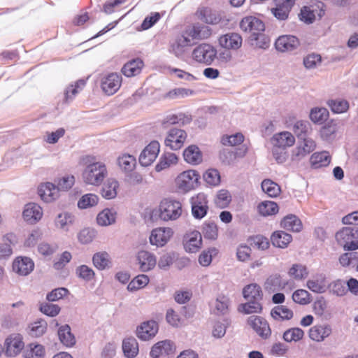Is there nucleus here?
Returning a JSON list of instances; mask_svg holds the SVG:
<instances>
[{"mask_svg":"<svg viewBox=\"0 0 358 358\" xmlns=\"http://www.w3.org/2000/svg\"><path fill=\"white\" fill-rule=\"evenodd\" d=\"M90 159V157H87V162L90 164L83 171V179L86 184L99 186L108 175L107 169L103 163L92 162Z\"/></svg>","mask_w":358,"mask_h":358,"instance_id":"f257e3e1","label":"nucleus"},{"mask_svg":"<svg viewBox=\"0 0 358 358\" xmlns=\"http://www.w3.org/2000/svg\"><path fill=\"white\" fill-rule=\"evenodd\" d=\"M338 244L345 251H355L358 249V227H345L336 232L335 236Z\"/></svg>","mask_w":358,"mask_h":358,"instance_id":"f03ea898","label":"nucleus"},{"mask_svg":"<svg viewBox=\"0 0 358 358\" xmlns=\"http://www.w3.org/2000/svg\"><path fill=\"white\" fill-rule=\"evenodd\" d=\"M159 217L164 221L176 220L182 213V205L176 200L164 199L159 206Z\"/></svg>","mask_w":358,"mask_h":358,"instance_id":"7ed1b4c3","label":"nucleus"},{"mask_svg":"<svg viewBox=\"0 0 358 358\" xmlns=\"http://www.w3.org/2000/svg\"><path fill=\"white\" fill-rule=\"evenodd\" d=\"M217 51L210 45L202 43L192 51V58L199 63L210 65L216 57Z\"/></svg>","mask_w":358,"mask_h":358,"instance_id":"20e7f679","label":"nucleus"},{"mask_svg":"<svg viewBox=\"0 0 358 358\" xmlns=\"http://www.w3.org/2000/svg\"><path fill=\"white\" fill-rule=\"evenodd\" d=\"M200 176L194 170H187L181 173L176 179L178 189L183 192H188L197 186Z\"/></svg>","mask_w":358,"mask_h":358,"instance_id":"39448f33","label":"nucleus"},{"mask_svg":"<svg viewBox=\"0 0 358 358\" xmlns=\"http://www.w3.org/2000/svg\"><path fill=\"white\" fill-rule=\"evenodd\" d=\"M247 323L262 339H267L271 336V330L266 319L252 315L248 318Z\"/></svg>","mask_w":358,"mask_h":358,"instance_id":"423d86ee","label":"nucleus"},{"mask_svg":"<svg viewBox=\"0 0 358 358\" xmlns=\"http://www.w3.org/2000/svg\"><path fill=\"white\" fill-rule=\"evenodd\" d=\"M192 213L194 218L204 217L208 210L207 196L204 193H199L190 199Z\"/></svg>","mask_w":358,"mask_h":358,"instance_id":"0eeeda50","label":"nucleus"},{"mask_svg":"<svg viewBox=\"0 0 358 358\" xmlns=\"http://www.w3.org/2000/svg\"><path fill=\"white\" fill-rule=\"evenodd\" d=\"M187 136V135L185 130L173 128L169 131L164 143L166 147H169L171 150H177L182 147Z\"/></svg>","mask_w":358,"mask_h":358,"instance_id":"6e6552de","label":"nucleus"},{"mask_svg":"<svg viewBox=\"0 0 358 358\" xmlns=\"http://www.w3.org/2000/svg\"><path fill=\"white\" fill-rule=\"evenodd\" d=\"M240 27L243 31L252 34L250 38L265 30L264 23L260 19L254 16H247L243 18L240 23Z\"/></svg>","mask_w":358,"mask_h":358,"instance_id":"1a4fd4ad","label":"nucleus"},{"mask_svg":"<svg viewBox=\"0 0 358 358\" xmlns=\"http://www.w3.org/2000/svg\"><path fill=\"white\" fill-rule=\"evenodd\" d=\"M122 76L117 73H110L103 77L101 80V87L107 95L114 94L120 87Z\"/></svg>","mask_w":358,"mask_h":358,"instance_id":"9d476101","label":"nucleus"},{"mask_svg":"<svg viewBox=\"0 0 358 358\" xmlns=\"http://www.w3.org/2000/svg\"><path fill=\"white\" fill-rule=\"evenodd\" d=\"M160 145L157 141H151L141 152L139 156V163L143 166L151 165L156 159L159 152Z\"/></svg>","mask_w":358,"mask_h":358,"instance_id":"9b49d317","label":"nucleus"},{"mask_svg":"<svg viewBox=\"0 0 358 358\" xmlns=\"http://www.w3.org/2000/svg\"><path fill=\"white\" fill-rule=\"evenodd\" d=\"M5 355L8 357H13L20 354L24 348L22 337L20 334H11L5 341Z\"/></svg>","mask_w":358,"mask_h":358,"instance_id":"f8f14e48","label":"nucleus"},{"mask_svg":"<svg viewBox=\"0 0 358 358\" xmlns=\"http://www.w3.org/2000/svg\"><path fill=\"white\" fill-rule=\"evenodd\" d=\"M159 330V325L155 320H148L141 323L136 329V336L142 341H149L154 338Z\"/></svg>","mask_w":358,"mask_h":358,"instance_id":"ddd939ff","label":"nucleus"},{"mask_svg":"<svg viewBox=\"0 0 358 358\" xmlns=\"http://www.w3.org/2000/svg\"><path fill=\"white\" fill-rule=\"evenodd\" d=\"M299 45V39L293 35L280 36L275 42L276 50L282 52L293 51L296 50Z\"/></svg>","mask_w":358,"mask_h":358,"instance_id":"4468645a","label":"nucleus"},{"mask_svg":"<svg viewBox=\"0 0 358 358\" xmlns=\"http://www.w3.org/2000/svg\"><path fill=\"white\" fill-rule=\"evenodd\" d=\"M42 208L36 203H28L24 207L22 216L24 220L31 224H36L43 217Z\"/></svg>","mask_w":358,"mask_h":358,"instance_id":"2eb2a0df","label":"nucleus"},{"mask_svg":"<svg viewBox=\"0 0 358 358\" xmlns=\"http://www.w3.org/2000/svg\"><path fill=\"white\" fill-rule=\"evenodd\" d=\"M173 235L171 228H157L152 231L150 236V242L157 247L164 246Z\"/></svg>","mask_w":358,"mask_h":358,"instance_id":"dca6fc26","label":"nucleus"},{"mask_svg":"<svg viewBox=\"0 0 358 358\" xmlns=\"http://www.w3.org/2000/svg\"><path fill=\"white\" fill-rule=\"evenodd\" d=\"M34 268V262L31 258L27 257H18L13 263V271L22 276L29 275Z\"/></svg>","mask_w":358,"mask_h":358,"instance_id":"f3484780","label":"nucleus"},{"mask_svg":"<svg viewBox=\"0 0 358 358\" xmlns=\"http://www.w3.org/2000/svg\"><path fill=\"white\" fill-rule=\"evenodd\" d=\"M136 259L139 269L142 272H148L153 269L157 264L155 256L146 250H141L137 253Z\"/></svg>","mask_w":358,"mask_h":358,"instance_id":"a211bd4d","label":"nucleus"},{"mask_svg":"<svg viewBox=\"0 0 358 358\" xmlns=\"http://www.w3.org/2000/svg\"><path fill=\"white\" fill-rule=\"evenodd\" d=\"M192 45L191 39L185 35L178 36L173 41L170 42L169 52L176 57H182L186 48Z\"/></svg>","mask_w":358,"mask_h":358,"instance_id":"6ab92c4d","label":"nucleus"},{"mask_svg":"<svg viewBox=\"0 0 358 358\" xmlns=\"http://www.w3.org/2000/svg\"><path fill=\"white\" fill-rule=\"evenodd\" d=\"M275 7L271 9L273 15L279 20H285L288 17L292 7V0H275Z\"/></svg>","mask_w":358,"mask_h":358,"instance_id":"aec40b11","label":"nucleus"},{"mask_svg":"<svg viewBox=\"0 0 358 358\" xmlns=\"http://www.w3.org/2000/svg\"><path fill=\"white\" fill-rule=\"evenodd\" d=\"M332 332L329 324H317L312 327L308 331L309 338L316 342H322Z\"/></svg>","mask_w":358,"mask_h":358,"instance_id":"412c9836","label":"nucleus"},{"mask_svg":"<svg viewBox=\"0 0 358 358\" xmlns=\"http://www.w3.org/2000/svg\"><path fill=\"white\" fill-rule=\"evenodd\" d=\"M242 37L237 33H228L219 38L220 45L227 50H237L242 45Z\"/></svg>","mask_w":358,"mask_h":358,"instance_id":"4be33fe9","label":"nucleus"},{"mask_svg":"<svg viewBox=\"0 0 358 358\" xmlns=\"http://www.w3.org/2000/svg\"><path fill=\"white\" fill-rule=\"evenodd\" d=\"M173 343L168 340L155 343L151 348L150 355L152 358H159L160 356L169 355L174 352Z\"/></svg>","mask_w":358,"mask_h":358,"instance_id":"5701e85b","label":"nucleus"},{"mask_svg":"<svg viewBox=\"0 0 358 358\" xmlns=\"http://www.w3.org/2000/svg\"><path fill=\"white\" fill-rule=\"evenodd\" d=\"M59 190L52 182L41 184L38 188V194L45 202H51L58 197Z\"/></svg>","mask_w":358,"mask_h":358,"instance_id":"b1692460","label":"nucleus"},{"mask_svg":"<svg viewBox=\"0 0 358 358\" xmlns=\"http://www.w3.org/2000/svg\"><path fill=\"white\" fill-rule=\"evenodd\" d=\"M182 35L187 36L189 38H191L192 40H200L208 37L210 32L207 26L196 23L187 28Z\"/></svg>","mask_w":358,"mask_h":358,"instance_id":"393cba45","label":"nucleus"},{"mask_svg":"<svg viewBox=\"0 0 358 358\" xmlns=\"http://www.w3.org/2000/svg\"><path fill=\"white\" fill-rule=\"evenodd\" d=\"M326 279V275L324 273H317L307 281L306 286L313 292L324 293L327 289Z\"/></svg>","mask_w":358,"mask_h":358,"instance_id":"a878e982","label":"nucleus"},{"mask_svg":"<svg viewBox=\"0 0 358 358\" xmlns=\"http://www.w3.org/2000/svg\"><path fill=\"white\" fill-rule=\"evenodd\" d=\"M300 141L294 151V155L299 159L312 152L316 147L315 142L309 136Z\"/></svg>","mask_w":358,"mask_h":358,"instance_id":"bb28decb","label":"nucleus"},{"mask_svg":"<svg viewBox=\"0 0 358 358\" xmlns=\"http://www.w3.org/2000/svg\"><path fill=\"white\" fill-rule=\"evenodd\" d=\"M75 216L71 213L64 211L59 213L55 219V225L57 228L68 231L75 222Z\"/></svg>","mask_w":358,"mask_h":358,"instance_id":"cd10ccee","label":"nucleus"},{"mask_svg":"<svg viewBox=\"0 0 358 358\" xmlns=\"http://www.w3.org/2000/svg\"><path fill=\"white\" fill-rule=\"evenodd\" d=\"M273 144L275 147L285 149L294 144L295 138L294 136L289 131H282L276 134L272 138Z\"/></svg>","mask_w":358,"mask_h":358,"instance_id":"c85d7f7f","label":"nucleus"},{"mask_svg":"<svg viewBox=\"0 0 358 358\" xmlns=\"http://www.w3.org/2000/svg\"><path fill=\"white\" fill-rule=\"evenodd\" d=\"M183 158L188 164L196 165L202 162V153L198 146L192 145L184 150Z\"/></svg>","mask_w":358,"mask_h":358,"instance_id":"c756f323","label":"nucleus"},{"mask_svg":"<svg viewBox=\"0 0 358 358\" xmlns=\"http://www.w3.org/2000/svg\"><path fill=\"white\" fill-rule=\"evenodd\" d=\"M280 226L287 231L299 232L303 225L301 220L295 215L289 214L285 216L280 222Z\"/></svg>","mask_w":358,"mask_h":358,"instance_id":"7c9ffc66","label":"nucleus"},{"mask_svg":"<svg viewBox=\"0 0 358 358\" xmlns=\"http://www.w3.org/2000/svg\"><path fill=\"white\" fill-rule=\"evenodd\" d=\"M202 237L201 233L197 231H194L187 236V241L184 246L187 252L194 253L200 249Z\"/></svg>","mask_w":358,"mask_h":358,"instance_id":"2f4dec72","label":"nucleus"},{"mask_svg":"<svg viewBox=\"0 0 358 358\" xmlns=\"http://www.w3.org/2000/svg\"><path fill=\"white\" fill-rule=\"evenodd\" d=\"M143 66V62L139 58L134 59L127 62L122 69V73L127 77L138 75Z\"/></svg>","mask_w":358,"mask_h":358,"instance_id":"473e14b6","label":"nucleus"},{"mask_svg":"<svg viewBox=\"0 0 358 358\" xmlns=\"http://www.w3.org/2000/svg\"><path fill=\"white\" fill-rule=\"evenodd\" d=\"M94 266L100 271L110 268L112 266L110 255L106 252H98L92 257Z\"/></svg>","mask_w":358,"mask_h":358,"instance_id":"72a5a7b5","label":"nucleus"},{"mask_svg":"<svg viewBox=\"0 0 358 358\" xmlns=\"http://www.w3.org/2000/svg\"><path fill=\"white\" fill-rule=\"evenodd\" d=\"M271 240L275 247L285 248L292 241V236L284 231H276L271 235Z\"/></svg>","mask_w":358,"mask_h":358,"instance_id":"f704fd0d","label":"nucleus"},{"mask_svg":"<svg viewBox=\"0 0 358 358\" xmlns=\"http://www.w3.org/2000/svg\"><path fill=\"white\" fill-rule=\"evenodd\" d=\"M292 131L299 140H301L308 137L311 134V124L307 120H298L294 124Z\"/></svg>","mask_w":358,"mask_h":358,"instance_id":"c9c22d12","label":"nucleus"},{"mask_svg":"<svg viewBox=\"0 0 358 358\" xmlns=\"http://www.w3.org/2000/svg\"><path fill=\"white\" fill-rule=\"evenodd\" d=\"M58 336L61 343L66 347L71 348L76 344V338L71 333L68 324L61 326L58 329Z\"/></svg>","mask_w":358,"mask_h":358,"instance_id":"e433bc0d","label":"nucleus"},{"mask_svg":"<svg viewBox=\"0 0 358 358\" xmlns=\"http://www.w3.org/2000/svg\"><path fill=\"white\" fill-rule=\"evenodd\" d=\"M122 350L127 358H134L137 356L139 349L137 341L134 337H129L123 340Z\"/></svg>","mask_w":358,"mask_h":358,"instance_id":"4c0bfd02","label":"nucleus"},{"mask_svg":"<svg viewBox=\"0 0 358 358\" xmlns=\"http://www.w3.org/2000/svg\"><path fill=\"white\" fill-rule=\"evenodd\" d=\"M248 302L242 303L238 310L244 314L261 313L262 311V299H246Z\"/></svg>","mask_w":358,"mask_h":358,"instance_id":"58836bf2","label":"nucleus"},{"mask_svg":"<svg viewBox=\"0 0 358 358\" xmlns=\"http://www.w3.org/2000/svg\"><path fill=\"white\" fill-rule=\"evenodd\" d=\"M117 213L113 209L105 208L96 217L97 224L100 226H108L115 222Z\"/></svg>","mask_w":358,"mask_h":358,"instance_id":"ea45409f","label":"nucleus"},{"mask_svg":"<svg viewBox=\"0 0 358 358\" xmlns=\"http://www.w3.org/2000/svg\"><path fill=\"white\" fill-rule=\"evenodd\" d=\"M118 187L119 183L116 180L108 179L101 188V194L106 199H112L117 196Z\"/></svg>","mask_w":358,"mask_h":358,"instance_id":"a19ab883","label":"nucleus"},{"mask_svg":"<svg viewBox=\"0 0 358 358\" xmlns=\"http://www.w3.org/2000/svg\"><path fill=\"white\" fill-rule=\"evenodd\" d=\"M331 162V156L328 152H315L310 157V164L313 169L327 166Z\"/></svg>","mask_w":358,"mask_h":358,"instance_id":"79ce46f5","label":"nucleus"},{"mask_svg":"<svg viewBox=\"0 0 358 358\" xmlns=\"http://www.w3.org/2000/svg\"><path fill=\"white\" fill-rule=\"evenodd\" d=\"M117 162L120 169L126 173L133 171L136 165V158L129 154H124L120 156Z\"/></svg>","mask_w":358,"mask_h":358,"instance_id":"37998d69","label":"nucleus"},{"mask_svg":"<svg viewBox=\"0 0 358 358\" xmlns=\"http://www.w3.org/2000/svg\"><path fill=\"white\" fill-rule=\"evenodd\" d=\"M243 296L245 299H262L263 292L259 285L252 283L243 288Z\"/></svg>","mask_w":358,"mask_h":358,"instance_id":"c03bdc74","label":"nucleus"},{"mask_svg":"<svg viewBox=\"0 0 358 358\" xmlns=\"http://www.w3.org/2000/svg\"><path fill=\"white\" fill-rule=\"evenodd\" d=\"M85 80L80 79L74 85L68 86L64 92V101L66 103L71 101L78 92L85 87Z\"/></svg>","mask_w":358,"mask_h":358,"instance_id":"a18cd8bd","label":"nucleus"},{"mask_svg":"<svg viewBox=\"0 0 358 358\" xmlns=\"http://www.w3.org/2000/svg\"><path fill=\"white\" fill-rule=\"evenodd\" d=\"M192 115L180 113L178 114H172L167 115L165 118L164 123L169 124L185 125L192 122Z\"/></svg>","mask_w":358,"mask_h":358,"instance_id":"49530a36","label":"nucleus"},{"mask_svg":"<svg viewBox=\"0 0 358 358\" xmlns=\"http://www.w3.org/2000/svg\"><path fill=\"white\" fill-rule=\"evenodd\" d=\"M271 315L275 320H285L292 318L293 312L285 306H278L271 310Z\"/></svg>","mask_w":358,"mask_h":358,"instance_id":"de8ad7c7","label":"nucleus"},{"mask_svg":"<svg viewBox=\"0 0 358 358\" xmlns=\"http://www.w3.org/2000/svg\"><path fill=\"white\" fill-rule=\"evenodd\" d=\"M262 189L270 197H276L280 195V187L270 179H264L261 184Z\"/></svg>","mask_w":358,"mask_h":358,"instance_id":"09e8293b","label":"nucleus"},{"mask_svg":"<svg viewBox=\"0 0 358 358\" xmlns=\"http://www.w3.org/2000/svg\"><path fill=\"white\" fill-rule=\"evenodd\" d=\"M257 209L260 215L266 217L276 214L278 212V206L274 201H265L258 205Z\"/></svg>","mask_w":358,"mask_h":358,"instance_id":"8fccbe9b","label":"nucleus"},{"mask_svg":"<svg viewBox=\"0 0 358 358\" xmlns=\"http://www.w3.org/2000/svg\"><path fill=\"white\" fill-rule=\"evenodd\" d=\"M337 124L333 122H328L320 129V136L323 141H331L336 137Z\"/></svg>","mask_w":358,"mask_h":358,"instance_id":"3c124183","label":"nucleus"},{"mask_svg":"<svg viewBox=\"0 0 358 358\" xmlns=\"http://www.w3.org/2000/svg\"><path fill=\"white\" fill-rule=\"evenodd\" d=\"M304 336V331L299 327H293L286 330L282 336V338L287 343H296L301 341Z\"/></svg>","mask_w":358,"mask_h":358,"instance_id":"603ef678","label":"nucleus"},{"mask_svg":"<svg viewBox=\"0 0 358 358\" xmlns=\"http://www.w3.org/2000/svg\"><path fill=\"white\" fill-rule=\"evenodd\" d=\"M329 111L327 108L321 107H315L311 109L310 113V118L317 124H322L329 117Z\"/></svg>","mask_w":358,"mask_h":358,"instance_id":"864d4df0","label":"nucleus"},{"mask_svg":"<svg viewBox=\"0 0 358 358\" xmlns=\"http://www.w3.org/2000/svg\"><path fill=\"white\" fill-rule=\"evenodd\" d=\"M327 105L334 113H343L349 108L348 101L342 99H330L327 101Z\"/></svg>","mask_w":358,"mask_h":358,"instance_id":"5fc2aeb1","label":"nucleus"},{"mask_svg":"<svg viewBox=\"0 0 358 358\" xmlns=\"http://www.w3.org/2000/svg\"><path fill=\"white\" fill-rule=\"evenodd\" d=\"M200 18L207 24H217L221 21V16L216 11L205 8L200 12Z\"/></svg>","mask_w":358,"mask_h":358,"instance_id":"6e6d98bb","label":"nucleus"},{"mask_svg":"<svg viewBox=\"0 0 358 358\" xmlns=\"http://www.w3.org/2000/svg\"><path fill=\"white\" fill-rule=\"evenodd\" d=\"M285 282H282L279 274L269 276L265 282V288L269 291L275 292L285 287Z\"/></svg>","mask_w":358,"mask_h":358,"instance_id":"4d7b16f0","label":"nucleus"},{"mask_svg":"<svg viewBox=\"0 0 358 358\" xmlns=\"http://www.w3.org/2000/svg\"><path fill=\"white\" fill-rule=\"evenodd\" d=\"M150 280L148 275L145 274L138 275L127 285V289L130 292L136 291L145 287Z\"/></svg>","mask_w":358,"mask_h":358,"instance_id":"13d9d810","label":"nucleus"},{"mask_svg":"<svg viewBox=\"0 0 358 358\" xmlns=\"http://www.w3.org/2000/svg\"><path fill=\"white\" fill-rule=\"evenodd\" d=\"M15 236L8 234L3 237V243H0V257L10 256L12 254L11 244L13 243Z\"/></svg>","mask_w":358,"mask_h":358,"instance_id":"bf43d9fd","label":"nucleus"},{"mask_svg":"<svg viewBox=\"0 0 358 358\" xmlns=\"http://www.w3.org/2000/svg\"><path fill=\"white\" fill-rule=\"evenodd\" d=\"M99 202V197L94 194H86L83 195L78 202V206L80 209H85L96 206Z\"/></svg>","mask_w":358,"mask_h":358,"instance_id":"052dcab7","label":"nucleus"},{"mask_svg":"<svg viewBox=\"0 0 358 358\" xmlns=\"http://www.w3.org/2000/svg\"><path fill=\"white\" fill-rule=\"evenodd\" d=\"M29 334L33 337L41 336L47 329V322L39 320L31 323L29 327Z\"/></svg>","mask_w":358,"mask_h":358,"instance_id":"680f3d73","label":"nucleus"},{"mask_svg":"<svg viewBox=\"0 0 358 358\" xmlns=\"http://www.w3.org/2000/svg\"><path fill=\"white\" fill-rule=\"evenodd\" d=\"M202 232L206 238L215 240L217 238V227L214 222H206L203 225Z\"/></svg>","mask_w":358,"mask_h":358,"instance_id":"e2e57ef3","label":"nucleus"},{"mask_svg":"<svg viewBox=\"0 0 358 358\" xmlns=\"http://www.w3.org/2000/svg\"><path fill=\"white\" fill-rule=\"evenodd\" d=\"M292 299L301 305H307L311 302L310 293L303 289L296 290L292 294Z\"/></svg>","mask_w":358,"mask_h":358,"instance_id":"0e129e2a","label":"nucleus"},{"mask_svg":"<svg viewBox=\"0 0 358 358\" xmlns=\"http://www.w3.org/2000/svg\"><path fill=\"white\" fill-rule=\"evenodd\" d=\"M327 288L329 289V292L333 294H335L338 296H342L345 294L347 289L345 286V282L342 280H336L331 282L327 286Z\"/></svg>","mask_w":358,"mask_h":358,"instance_id":"69168bd1","label":"nucleus"},{"mask_svg":"<svg viewBox=\"0 0 358 358\" xmlns=\"http://www.w3.org/2000/svg\"><path fill=\"white\" fill-rule=\"evenodd\" d=\"M308 274L306 267L301 264H294L289 271V275L296 280L306 278Z\"/></svg>","mask_w":358,"mask_h":358,"instance_id":"338daca9","label":"nucleus"},{"mask_svg":"<svg viewBox=\"0 0 358 358\" xmlns=\"http://www.w3.org/2000/svg\"><path fill=\"white\" fill-rule=\"evenodd\" d=\"M76 275L83 280L89 282L94 277V271L87 265H81L76 270Z\"/></svg>","mask_w":358,"mask_h":358,"instance_id":"774afa93","label":"nucleus"}]
</instances>
